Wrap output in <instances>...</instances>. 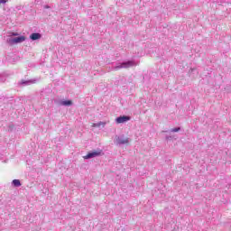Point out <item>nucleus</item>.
<instances>
[{"mask_svg": "<svg viewBox=\"0 0 231 231\" xmlns=\"http://www.w3.org/2000/svg\"><path fill=\"white\" fill-rule=\"evenodd\" d=\"M134 66H138V62H136L134 60H129V61H125L122 63H117L116 66L114 67V69L116 71H118V69L133 68Z\"/></svg>", "mask_w": 231, "mask_h": 231, "instance_id": "1", "label": "nucleus"}, {"mask_svg": "<svg viewBox=\"0 0 231 231\" xmlns=\"http://www.w3.org/2000/svg\"><path fill=\"white\" fill-rule=\"evenodd\" d=\"M129 142H131V139H129L128 137H125L124 135L116 136V143L117 145H127Z\"/></svg>", "mask_w": 231, "mask_h": 231, "instance_id": "2", "label": "nucleus"}, {"mask_svg": "<svg viewBox=\"0 0 231 231\" xmlns=\"http://www.w3.org/2000/svg\"><path fill=\"white\" fill-rule=\"evenodd\" d=\"M26 41V37L24 36H19L15 38H9L7 39V42L9 44H19L21 42H24Z\"/></svg>", "mask_w": 231, "mask_h": 231, "instance_id": "3", "label": "nucleus"}, {"mask_svg": "<svg viewBox=\"0 0 231 231\" xmlns=\"http://www.w3.org/2000/svg\"><path fill=\"white\" fill-rule=\"evenodd\" d=\"M102 154V150L89 152L87 155L83 156L84 160H91V158H97Z\"/></svg>", "mask_w": 231, "mask_h": 231, "instance_id": "4", "label": "nucleus"}, {"mask_svg": "<svg viewBox=\"0 0 231 231\" xmlns=\"http://www.w3.org/2000/svg\"><path fill=\"white\" fill-rule=\"evenodd\" d=\"M131 117L129 116H121L116 118V124H125V122H129Z\"/></svg>", "mask_w": 231, "mask_h": 231, "instance_id": "5", "label": "nucleus"}, {"mask_svg": "<svg viewBox=\"0 0 231 231\" xmlns=\"http://www.w3.org/2000/svg\"><path fill=\"white\" fill-rule=\"evenodd\" d=\"M41 37H42V35H41V33H39V32H33V33H32V34L30 35V39H31L32 41H39V39H41Z\"/></svg>", "mask_w": 231, "mask_h": 231, "instance_id": "6", "label": "nucleus"}, {"mask_svg": "<svg viewBox=\"0 0 231 231\" xmlns=\"http://www.w3.org/2000/svg\"><path fill=\"white\" fill-rule=\"evenodd\" d=\"M35 79H30V80H23L21 81L22 86H30L31 84H35Z\"/></svg>", "mask_w": 231, "mask_h": 231, "instance_id": "7", "label": "nucleus"}, {"mask_svg": "<svg viewBox=\"0 0 231 231\" xmlns=\"http://www.w3.org/2000/svg\"><path fill=\"white\" fill-rule=\"evenodd\" d=\"M107 124V122H99V123H94L92 125V127H106V125Z\"/></svg>", "mask_w": 231, "mask_h": 231, "instance_id": "8", "label": "nucleus"}, {"mask_svg": "<svg viewBox=\"0 0 231 231\" xmlns=\"http://www.w3.org/2000/svg\"><path fill=\"white\" fill-rule=\"evenodd\" d=\"M71 104H73V102H71V100H61L60 101V106H71Z\"/></svg>", "mask_w": 231, "mask_h": 231, "instance_id": "9", "label": "nucleus"}, {"mask_svg": "<svg viewBox=\"0 0 231 231\" xmlns=\"http://www.w3.org/2000/svg\"><path fill=\"white\" fill-rule=\"evenodd\" d=\"M13 187H21V180L15 179L12 181Z\"/></svg>", "mask_w": 231, "mask_h": 231, "instance_id": "10", "label": "nucleus"}, {"mask_svg": "<svg viewBox=\"0 0 231 231\" xmlns=\"http://www.w3.org/2000/svg\"><path fill=\"white\" fill-rule=\"evenodd\" d=\"M6 80V76L5 74H0V82H5Z\"/></svg>", "mask_w": 231, "mask_h": 231, "instance_id": "11", "label": "nucleus"}, {"mask_svg": "<svg viewBox=\"0 0 231 231\" xmlns=\"http://www.w3.org/2000/svg\"><path fill=\"white\" fill-rule=\"evenodd\" d=\"M180 127H176L171 130V133H178V131H180Z\"/></svg>", "mask_w": 231, "mask_h": 231, "instance_id": "12", "label": "nucleus"}, {"mask_svg": "<svg viewBox=\"0 0 231 231\" xmlns=\"http://www.w3.org/2000/svg\"><path fill=\"white\" fill-rule=\"evenodd\" d=\"M8 3V0H0V5H6Z\"/></svg>", "mask_w": 231, "mask_h": 231, "instance_id": "13", "label": "nucleus"}, {"mask_svg": "<svg viewBox=\"0 0 231 231\" xmlns=\"http://www.w3.org/2000/svg\"><path fill=\"white\" fill-rule=\"evenodd\" d=\"M11 35H13V36H16L17 35V33H15V32H12V34Z\"/></svg>", "mask_w": 231, "mask_h": 231, "instance_id": "14", "label": "nucleus"}, {"mask_svg": "<svg viewBox=\"0 0 231 231\" xmlns=\"http://www.w3.org/2000/svg\"><path fill=\"white\" fill-rule=\"evenodd\" d=\"M196 69H190V71L192 72V71H195Z\"/></svg>", "mask_w": 231, "mask_h": 231, "instance_id": "15", "label": "nucleus"}, {"mask_svg": "<svg viewBox=\"0 0 231 231\" xmlns=\"http://www.w3.org/2000/svg\"><path fill=\"white\" fill-rule=\"evenodd\" d=\"M45 8H50V6L46 5Z\"/></svg>", "mask_w": 231, "mask_h": 231, "instance_id": "16", "label": "nucleus"}, {"mask_svg": "<svg viewBox=\"0 0 231 231\" xmlns=\"http://www.w3.org/2000/svg\"><path fill=\"white\" fill-rule=\"evenodd\" d=\"M3 159V157H1V154H0V160H2Z\"/></svg>", "mask_w": 231, "mask_h": 231, "instance_id": "17", "label": "nucleus"}]
</instances>
